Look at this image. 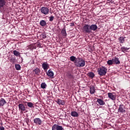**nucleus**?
<instances>
[{"mask_svg":"<svg viewBox=\"0 0 130 130\" xmlns=\"http://www.w3.org/2000/svg\"><path fill=\"white\" fill-rule=\"evenodd\" d=\"M18 108L22 113H23V112L26 111V107H25V106L23 104H19L18 105Z\"/></svg>","mask_w":130,"mask_h":130,"instance_id":"nucleus-10","label":"nucleus"},{"mask_svg":"<svg viewBox=\"0 0 130 130\" xmlns=\"http://www.w3.org/2000/svg\"><path fill=\"white\" fill-rule=\"evenodd\" d=\"M96 89H95L94 87H91L90 88V94H94L95 93V91Z\"/></svg>","mask_w":130,"mask_h":130,"instance_id":"nucleus-27","label":"nucleus"},{"mask_svg":"<svg viewBox=\"0 0 130 130\" xmlns=\"http://www.w3.org/2000/svg\"><path fill=\"white\" fill-rule=\"evenodd\" d=\"M96 102L99 103V105H101V106H103V105H105V102L102 100V99L98 98H96Z\"/></svg>","mask_w":130,"mask_h":130,"instance_id":"nucleus-16","label":"nucleus"},{"mask_svg":"<svg viewBox=\"0 0 130 130\" xmlns=\"http://www.w3.org/2000/svg\"><path fill=\"white\" fill-rule=\"evenodd\" d=\"M118 112H120L121 113H124L125 112V107H124V105L122 104L119 105Z\"/></svg>","mask_w":130,"mask_h":130,"instance_id":"nucleus-8","label":"nucleus"},{"mask_svg":"<svg viewBox=\"0 0 130 130\" xmlns=\"http://www.w3.org/2000/svg\"><path fill=\"white\" fill-rule=\"evenodd\" d=\"M47 23H46V21L44 20H42L40 21V25L42 27H45Z\"/></svg>","mask_w":130,"mask_h":130,"instance_id":"nucleus-21","label":"nucleus"},{"mask_svg":"<svg viewBox=\"0 0 130 130\" xmlns=\"http://www.w3.org/2000/svg\"><path fill=\"white\" fill-rule=\"evenodd\" d=\"M125 38V37H120L118 39V40L120 43H121V44L124 43V41H125V40L124 39Z\"/></svg>","mask_w":130,"mask_h":130,"instance_id":"nucleus-22","label":"nucleus"},{"mask_svg":"<svg viewBox=\"0 0 130 130\" xmlns=\"http://www.w3.org/2000/svg\"><path fill=\"white\" fill-rule=\"evenodd\" d=\"M27 105L29 108H34V104L31 102H27Z\"/></svg>","mask_w":130,"mask_h":130,"instance_id":"nucleus-25","label":"nucleus"},{"mask_svg":"<svg viewBox=\"0 0 130 130\" xmlns=\"http://www.w3.org/2000/svg\"><path fill=\"white\" fill-rule=\"evenodd\" d=\"M113 61L114 62V64H120V61L119 60V58L114 57L112 58Z\"/></svg>","mask_w":130,"mask_h":130,"instance_id":"nucleus-13","label":"nucleus"},{"mask_svg":"<svg viewBox=\"0 0 130 130\" xmlns=\"http://www.w3.org/2000/svg\"><path fill=\"white\" fill-rule=\"evenodd\" d=\"M87 76L89 78H91V79H93V78H94V77H95V74H94V73L90 72L88 73Z\"/></svg>","mask_w":130,"mask_h":130,"instance_id":"nucleus-23","label":"nucleus"},{"mask_svg":"<svg viewBox=\"0 0 130 130\" xmlns=\"http://www.w3.org/2000/svg\"><path fill=\"white\" fill-rule=\"evenodd\" d=\"M55 102L57 104H58V105H64V104H66L64 101L61 100L59 99H58Z\"/></svg>","mask_w":130,"mask_h":130,"instance_id":"nucleus-17","label":"nucleus"},{"mask_svg":"<svg viewBox=\"0 0 130 130\" xmlns=\"http://www.w3.org/2000/svg\"><path fill=\"white\" fill-rule=\"evenodd\" d=\"M0 130H5V128L3 126H0Z\"/></svg>","mask_w":130,"mask_h":130,"instance_id":"nucleus-34","label":"nucleus"},{"mask_svg":"<svg viewBox=\"0 0 130 130\" xmlns=\"http://www.w3.org/2000/svg\"><path fill=\"white\" fill-rule=\"evenodd\" d=\"M15 67L17 71H20L21 70V66L19 64H15Z\"/></svg>","mask_w":130,"mask_h":130,"instance_id":"nucleus-29","label":"nucleus"},{"mask_svg":"<svg viewBox=\"0 0 130 130\" xmlns=\"http://www.w3.org/2000/svg\"><path fill=\"white\" fill-rule=\"evenodd\" d=\"M46 86H47L46 83H42L41 84V88H42V89H45V88H46Z\"/></svg>","mask_w":130,"mask_h":130,"instance_id":"nucleus-31","label":"nucleus"},{"mask_svg":"<svg viewBox=\"0 0 130 130\" xmlns=\"http://www.w3.org/2000/svg\"><path fill=\"white\" fill-rule=\"evenodd\" d=\"M42 68H43V70L44 71H46H46H47V70L48 69H49V64H48L47 62H44L42 64Z\"/></svg>","mask_w":130,"mask_h":130,"instance_id":"nucleus-12","label":"nucleus"},{"mask_svg":"<svg viewBox=\"0 0 130 130\" xmlns=\"http://www.w3.org/2000/svg\"><path fill=\"white\" fill-rule=\"evenodd\" d=\"M26 123H27V124H29L28 123V121H26Z\"/></svg>","mask_w":130,"mask_h":130,"instance_id":"nucleus-36","label":"nucleus"},{"mask_svg":"<svg viewBox=\"0 0 130 130\" xmlns=\"http://www.w3.org/2000/svg\"><path fill=\"white\" fill-rule=\"evenodd\" d=\"M5 104H7V102L4 98L0 99V106H4Z\"/></svg>","mask_w":130,"mask_h":130,"instance_id":"nucleus-20","label":"nucleus"},{"mask_svg":"<svg viewBox=\"0 0 130 130\" xmlns=\"http://www.w3.org/2000/svg\"><path fill=\"white\" fill-rule=\"evenodd\" d=\"M71 116H73V117H79V113H78L75 111L71 112Z\"/></svg>","mask_w":130,"mask_h":130,"instance_id":"nucleus-18","label":"nucleus"},{"mask_svg":"<svg viewBox=\"0 0 130 130\" xmlns=\"http://www.w3.org/2000/svg\"><path fill=\"white\" fill-rule=\"evenodd\" d=\"M71 27H72V26H75V23H71L70 24Z\"/></svg>","mask_w":130,"mask_h":130,"instance_id":"nucleus-35","label":"nucleus"},{"mask_svg":"<svg viewBox=\"0 0 130 130\" xmlns=\"http://www.w3.org/2000/svg\"><path fill=\"white\" fill-rule=\"evenodd\" d=\"M46 34L43 33L41 34L42 38H43L44 39H45V38H47V36H46Z\"/></svg>","mask_w":130,"mask_h":130,"instance_id":"nucleus-32","label":"nucleus"},{"mask_svg":"<svg viewBox=\"0 0 130 130\" xmlns=\"http://www.w3.org/2000/svg\"><path fill=\"white\" fill-rule=\"evenodd\" d=\"M7 1L6 0H0V12L1 13H7L9 14V8L6 6Z\"/></svg>","mask_w":130,"mask_h":130,"instance_id":"nucleus-2","label":"nucleus"},{"mask_svg":"<svg viewBox=\"0 0 130 130\" xmlns=\"http://www.w3.org/2000/svg\"><path fill=\"white\" fill-rule=\"evenodd\" d=\"M83 31L84 33H91L92 31H91V29L90 28V25L85 24L83 26Z\"/></svg>","mask_w":130,"mask_h":130,"instance_id":"nucleus-5","label":"nucleus"},{"mask_svg":"<svg viewBox=\"0 0 130 130\" xmlns=\"http://www.w3.org/2000/svg\"><path fill=\"white\" fill-rule=\"evenodd\" d=\"M52 130H64L62 126H60L57 124H54L52 127Z\"/></svg>","mask_w":130,"mask_h":130,"instance_id":"nucleus-7","label":"nucleus"},{"mask_svg":"<svg viewBox=\"0 0 130 130\" xmlns=\"http://www.w3.org/2000/svg\"><path fill=\"white\" fill-rule=\"evenodd\" d=\"M47 76L49 77L50 79H53V76H54V73L52 72L51 69H50L46 72Z\"/></svg>","mask_w":130,"mask_h":130,"instance_id":"nucleus-9","label":"nucleus"},{"mask_svg":"<svg viewBox=\"0 0 130 130\" xmlns=\"http://www.w3.org/2000/svg\"><path fill=\"white\" fill-rule=\"evenodd\" d=\"M128 49H129V48L125 47L124 46L121 47V50L122 52H124V53H125V52H124L127 51V50H128Z\"/></svg>","mask_w":130,"mask_h":130,"instance_id":"nucleus-24","label":"nucleus"},{"mask_svg":"<svg viewBox=\"0 0 130 130\" xmlns=\"http://www.w3.org/2000/svg\"><path fill=\"white\" fill-rule=\"evenodd\" d=\"M13 54L14 55H15V56H21V54L20 53V52H18V51L17 50H14L13 51Z\"/></svg>","mask_w":130,"mask_h":130,"instance_id":"nucleus-26","label":"nucleus"},{"mask_svg":"<svg viewBox=\"0 0 130 130\" xmlns=\"http://www.w3.org/2000/svg\"><path fill=\"white\" fill-rule=\"evenodd\" d=\"M61 33L62 35V36H65L66 37H67V31H66V29H62V30L61 31Z\"/></svg>","mask_w":130,"mask_h":130,"instance_id":"nucleus-30","label":"nucleus"},{"mask_svg":"<svg viewBox=\"0 0 130 130\" xmlns=\"http://www.w3.org/2000/svg\"><path fill=\"white\" fill-rule=\"evenodd\" d=\"M67 77L70 80H74V79H75V77L74 76V75L72 74L71 72H67Z\"/></svg>","mask_w":130,"mask_h":130,"instance_id":"nucleus-14","label":"nucleus"},{"mask_svg":"<svg viewBox=\"0 0 130 130\" xmlns=\"http://www.w3.org/2000/svg\"><path fill=\"white\" fill-rule=\"evenodd\" d=\"M98 73L101 77L105 76L107 73V69L104 67H101L98 69Z\"/></svg>","mask_w":130,"mask_h":130,"instance_id":"nucleus-3","label":"nucleus"},{"mask_svg":"<svg viewBox=\"0 0 130 130\" xmlns=\"http://www.w3.org/2000/svg\"><path fill=\"white\" fill-rule=\"evenodd\" d=\"M32 73L34 74V75L38 76L39 75V74H40V69H39L38 68H37L32 71Z\"/></svg>","mask_w":130,"mask_h":130,"instance_id":"nucleus-19","label":"nucleus"},{"mask_svg":"<svg viewBox=\"0 0 130 130\" xmlns=\"http://www.w3.org/2000/svg\"><path fill=\"white\" fill-rule=\"evenodd\" d=\"M49 20L50 22H52V21H53V20H54V16H51L50 17H49Z\"/></svg>","mask_w":130,"mask_h":130,"instance_id":"nucleus-33","label":"nucleus"},{"mask_svg":"<svg viewBox=\"0 0 130 130\" xmlns=\"http://www.w3.org/2000/svg\"><path fill=\"white\" fill-rule=\"evenodd\" d=\"M107 64L108 66H112V64H114L113 59H112V60H108L107 61Z\"/></svg>","mask_w":130,"mask_h":130,"instance_id":"nucleus-28","label":"nucleus"},{"mask_svg":"<svg viewBox=\"0 0 130 130\" xmlns=\"http://www.w3.org/2000/svg\"><path fill=\"white\" fill-rule=\"evenodd\" d=\"M34 122L36 124L41 125V124H42V120L39 118H36L34 119Z\"/></svg>","mask_w":130,"mask_h":130,"instance_id":"nucleus-11","label":"nucleus"},{"mask_svg":"<svg viewBox=\"0 0 130 130\" xmlns=\"http://www.w3.org/2000/svg\"><path fill=\"white\" fill-rule=\"evenodd\" d=\"M108 98H109L111 100H113V101H115V100H116V95L114 92H113V93L108 92Z\"/></svg>","mask_w":130,"mask_h":130,"instance_id":"nucleus-6","label":"nucleus"},{"mask_svg":"<svg viewBox=\"0 0 130 130\" xmlns=\"http://www.w3.org/2000/svg\"><path fill=\"white\" fill-rule=\"evenodd\" d=\"M89 28L90 29V31H96L97 29H98V26L96 24H91L89 25Z\"/></svg>","mask_w":130,"mask_h":130,"instance_id":"nucleus-15","label":"nucleus"},{"mask_svg":"<svg viewBox=\"0 0 130 130\" xmlns=\"http://www.w3.org/2000/svg\"><path fill=\"white\" fill-rule=\"evenodd\" d=\"M40 11L43 15H48L49 14V8L47 7H43L41 8Z\"/></svg>","mask_w":130,"mask_h":130,"instance_id":"nucleus-4","label":"nucleus"},{"mask_svg":"<svg viewBox=\"0 0 130 130\" xmlns=\"http://www.w3.org/2000/svg\"><path fill=\"white\" fill-rule=\"evenodd\" d=\"M71 61H73L77 68H83L86 65V61L84 58L78 56L77 58L75 56H71L70 57Z\"/></svg>","mask_w":130,"mask_h":130,"instance_id":"nucleus-1","label":"nucleus"}]
</instances>
